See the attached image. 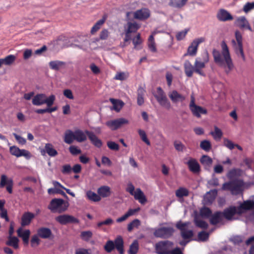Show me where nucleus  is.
I'll return each mask as SVG.
<instances>
[{"mask_svg":"<svg viewBox=\"0 0 254 254\" xmlns=\"http://www.w3.org/2000/svg\"><path fill=\"white\" fill-rule=\"evenodd\" d=\"M188 0H171L170 2V5L176 7L180 8L185 5Z\"/></svg>","mask_w":254,"mask_h":254,"instance_id":"48","label":"nucleus"},{"mask_svg":"<svg viewBox=\"0 0 254 254\" xmlns=\"http://www.w3.org/2000/svg\"><path fill=\"white\" fill-rule=\"evenodd\" d=\"M140 225V221L137 219H134L127 225V230L130 232L134 228H137Z\"/></svg>","mask_w":254,"mask_h":254,"instance_id":"54","label":"nucleus"},{"mask_svg":"<svg viewBox=\"0 0 254 254\" xmlns=\"http://www.w3.org/2000/svg\"><path fill=\"white\" fill-rule=\"evenodd\" d=\"M242 180L237 179L224 183L221 188L222 190H229L233 195H238L242 193Z\"/></svg>","mask_w":254,"mask_h":254,"instance_id":"2","label":"nucleus"},{"mask_svg":"<svg viewBox=\"0 0 254 254\" xmlns=\"http://www.w3.org/2000/svg\"><path fill=\"white\" fill-rule=\"evenodd\" d=\"M175 194L177 197L183 198L189 195V191L186 188L180 187L176 190Z\"/></svg>","mask_w":254,"mask_h":254,"instance_id":"37","label":"nucleus"},{"mask_svg":"<svg viewBox=\"0 0 254 254\" xmlns=\"http://www.w3.org/2000/svg\"><path fill=\"white\" fill-rule=\"evenodd\" d=\"M110 101L113 105V107L111 109L117 112H119L124 105V102L120 100L110 98Z\"/></svg>","mask_w":254,"mask_h":254,"instance_id":"33","label":"nucleus"},{"mask_svg":"<svg viewBox=\"0 0 254 254\" xmlns=\"http://www.w3.org/2000/svg\"><path fill=\"white\" fill-rule=\"evenodd\" d=\"M18 239L15 236H9L8 241L6 242V245L13 247L15 249L18 248Z\"/></svg>","mask_w":254,"mask_h":254,"instance_id":"34","label":"nucleus"},{"mask_svg":"<svg viewBox=\"0 0 254 254\" xmlns=\"http://www.w3.org/2000/svg\"><path fill=\"white\" fill-rule=\"evenodd\" d=\"M190 224V223L189 222L183 223L181 221H180L177 223L176 227L182 232L186 230V227L188 226Z\"/></svg>","mask_w":254,"mask_h":254,"instance_id":"60","label":"nucleus"},{"mask_svg":"<svg viewBox=\"0 0 254 254\" xmlns=\"http://www.w3.org/2000/svg\"><path fill=\"white\" fill-rule=\"evenodd\" d=\"M91 44L90 41H89L87 38L84 37L83 40V44L80 45H74V46L77 47L84 51H87L88 48H89Z\"/></svg>","mask_w":254,"mask_h":254,"instance_id":"47","label":"nucleus"},{"mask_svg":"<svg viewBox=\"0 0 254 254\" xmlns=\"http://www.w3.org/2000/svg\"><path fill=\"white\" fill-rule=\"evenodd\" d=\"M223 219L222 213L220 211H216L211 214L210 218V222L212 225H216L221 222Z\"/></svg>","mask_w":254,"mask_h":254,"instance_id":"24","label":"nucleus"},{"mask_svg":"<svg viewBox=\"0 0 254 254\" xmlns=\"http://www.w3.org/2000/svg\"><path fill=\"white\" fill-rule=\"evenodd\" d=\"M232 43L233 44V46L234 48L236 54L238 56L240 55L243 59L244 60L245 55L243 52L242 43H237L235 40H232Z\"/></svg>","mask_w":254,"mask_h":254,"instance_id":"25","label":"nucleus"},{"mask_svg":"<svg viewBox=\"0 0 254 254\" xmlns=\"http://www.w3.org/2000/svg\"><path fill=\"white\" fill-rule=\"evenodd\" d=\"M127 25V29L126 31L129 33L136 32L139 28V26L136 22H128Z\"/></svg>","mask_w":254,"mask_h":254,"instance_id":"45","label":"nucleus"},{"mask_svg":"<svg viewBox=\"0 0 254 254\" xmlns=\"http://www.w3.org/2000/svg\"><path fill=\"white\" fill-rule=\"evenodd\" d=\"M169 97L174 103L183 102L186 99V97L179 93L177 90H174L169 94Z\"/></svg>","mask_w":254,"mask_h":254,"instance_id":"15","label":"nucleus"},{"mask_svg":"<svg viewBox=\"0 0 254 254\" xmlns=\"http://www.w3.org/2000/svg\"><path fill=\"white\" fill-rule=\"evenodd\" d=\"M75 140L74 132L68 129L64 133V141L68 144H71L73 140Z\"/></svg>","mask_w":254,"mask_h":254,"instance_id":"30","label":"nucleus"},{"mask_svg":"<svg viewBox=\"0 0 254 254\" xmlns=\"http://www.w3.org/2000/svg\"><path fill=\"white\" fill-rule=\"evenodd\" d=\"M204 40L203 37L194 39L188 48L187 55L191 56L196 55L199 44L204 42Z\"/></svg>","mask_w":254,"mask_h":254,"instance_id":"10","label":"nucleus"},{"mask_svg":"<svg viewBox=\"0 0 254 254\" xmlns=\"http://www.w3.org/2000/svg\"><path fill=\"white\" fill-rule=\"evenodd\" d=\"M20 149L16 146L13 145L9 148V152L10 154L16 157H21V154H20Z\"/></svg>","mask_w":254,"mask_h":254,"instance_id":"53","label":"nucleus"},{"mask_svg":"<svg viewBox=\"0 0 254 254\" xmlns=\"http://www.w3.org/2000/svg\"><path fill=\"white\" fill-rule=\"evenodd\" d=\"M194 223L196 227L202 229H207L208 226V224L205 221L200 219L197 215L194 217Z\"/></svg>","mask_w":254,"mask_h":254,"instance_id":"35","label":"nucleus"},{"mask_svg":"<svg viewBox=\"0 0 254 254\" xmlns=\"http://www.w3.org/2000/svg\"><path fill=\"white\" fill-rule=\"evenodd\" d=\"M138 242L136 240H134L129 246V248L128 251V254H136L138 251Z\"/></svg>","mask_w":254,"mask_h":254,"instance_id":"39","label":"nucleus"},{"mask_svg":"<svg viewBox=\"0 0 254 254\" xmlns=\"http://www.w3.org/2000/svg\"><path fill=\"white\" fill-rule=\"evenodd\" d=\"M202 59L200 58H197L194 64V72L202 76H205V74L202 71V69L205 67V64L209 61L208 54L207 52L204 53L202 55Z\"/></svg>","mask_w":254,"mask_h":254,"instance_id":"6","label":"nucleus"},{"mask_svg":"<svg viewBox=\"0 0 254 254\" xmlns=\"http://www.w3.org/2000/svg\"><path fill=\"white\" fill-rule=\"evenodd\" d=\"M189 108L192 115L197 118H200L202 114L205 115L207 113L206 109L195 104V98L193 94L190 95Z\"/></svg>","mask_w":254,"mask_h":254,"instance_id":"7","label":"nucleus"},{"mask_svg":"<svg viewBox=\"0 0 254 254\" xmlns=\"http://www.w3.org/2000/svg\"><path fill=\"white\" fill-rule=\"evenodd\" d=\"M193 231L192 230H184L181 232V236L184 239H190L193 236Z\"/></svg>","mask_w":254,"mask_h":254,"instance_id":"62","label":"nucleus"},{"mask_svg":"<svg viewBox=\"0 0 254 254\" xmlns=\"http://www.w3.org/2000/svg\"><path fill=\"white\" fill-rule=\"evenodd\" d=\"M115 248L114 243L112 240L108 241L104 246V249L108 253L111 252Z\"/></svg>","mask_w":254,"mask_h":254,"instance_id":"55","label":"nucleus"},{"mask_svg":"<svg viewBox=\"0 0 254 254\" xmlns=\"http://www.w3.org/2000/svg\"><path fill=\"white\" fill-rule=\"evenodd\" d=\"M217 18L220 21H226L233 19V16L226 10L221 9L217 13Z\"/></svg>","mask_w":254,"mask_h":254,"instance_id":"16","label":"nucleus"},{"mask_svg":"<svg viewBox=\"0 0 254 254\" xmlns=\"http://www.w3.org/2000/svg\"><path fill=\"white\" fill-rule=\"evenodd\" d=\"M174 243L168 240L159 241L155 244V253L157 254H170Z\"/></svg>","mask_w":254,"mask_h":254,"instance_id":"5","label":"nucleus"},{"mask_svg":"<svg viewBox=\"0 0 254 254\" xmlns=\"http://www.w3.org/2000/svg\"><path fill=\"white\" fill-rule=\"evenodd\" d=\"M200 147L206 152H209L212 147L210 142L208 140H203L200 142Z\"/></svg>","mask_w":254,"mask_h":254,"instance_id":"44","label":"nucleus"},{"mask_svg":"<svg viewBox=\"0 0 254 254\" xmlns=\"http://www.w3.org/2000/svg\"><path fill=\"white\" fill-rule=\"evenodd\" d=\"M209 233L205 231H201L198 234V239L199 241L204 242L208 239Z\"/></svg>","mask_w":254,"mask_h":254,"instance_id":"59","label":"nucleus"},{"mask_svg":"<svg viewBox=\"0 0 254 254\" xmlns=\"http://www.w3.org/2000/svg\"><path fill=\"white\" fill-rule=\"evenodd\" d=\"M75 140L78 142H82L87 139L85 131L84 132L81 129H78L74 131Z\"/></svg>","mask_w":254,"mask_h":254,"instance_id":"28","label":"nucleus"},{"mask_svg":"<svg viewBox=\"0 0 254 254\" xmlns=\"http://www.w3.org/2000/svg\"><path fill=\"white\" fill-rule=\"evenodd\" d=\"M253 9H254V1L252 2H248L243 7V10L246 13H248Z\"/></svg>","mask_w":254,"mask_h":254,"instance_id":"64","label":"nucleus"},{"mask_svg":"<svg viewBox=\"0 0 254 254\" xmlns=\"http://www.w3.org/2000/svg\"><path fill=\"white\" fill-rule=\"evenodd\" d=\"M37 235L42 239H49L52 235V232L48 228L41 227L37 230Z\"/></svg>","mask_w":254,"mask_h":254,"instance_id":"19","label":"nucleus"},{"mask_svg":"<svg viewBox=\"0 0 254 254\" xmlns=\"http://www.w3.org/2000/svg\"><path fill=\"white\" fill-rule=\"evenodd\" d=\"M128 121L124 118L110 120L106 122V125L112 130H116L123 125L127 124Z\"/></svg>","mask_w":254,"mask_h":254,"instance_id":"9","label":"nucleus"},{"mask_svg":"<svg viewBox=\"0 0 254 254\" xmlns=\"http://www.w3.org/2000/svg\"><path fill=\"white\" fill-rule=\"evenodd\" d=\"M149 16V9L145 8L137 10L133 13L134 18L141 20L146 19Z\"/></svg>","mask_w":254,"mask_h":254,"instance_id":"12","label":"nucleus"},{"mask_svg":"<svg viewBox=\"0 0 254 254\" xmlns=\"http://www.w3.org/2000/svg\"><path fill=\"white\" fill-rule=\"evenodd\" d=\"M237 25L241 29H247L251 31H252V28L250 26L248 21L247 20L245 16H241L237 19Z\"/></svg>","mask_w":254,"mask_h":254,"instance_id":"20","label":"nucleus"},{"mask_svg":"<svg viewBox=\"0 0 254 254\" xmlns=\"http://www.w3.org/2000/svg\"><path fill=\"white\" fill-rule=\"evenodd\" d=\"M132 195L135 199L138 200L141 204H144L147 201V199L144 193L140 188H137Z\"/></svg>","mask_w":254,"mask_h":254,"instance_id":"21","label":"nucleus"},{"mask_svg":"<svg viewBox=\"0 0 254 254\" xmlns=\"http://www.w3.org/2000/svg\"><path fill=\"white\" fill-rule=\"evenodd\" d=\"M210 134L216 140H220L223 135V133L221 130L216 126L214 127V131H211Z\"/></svg>","mask_w":254,"mask_h":254,"instance_id":"42","label":"nucleus"},{"mask_svg":"<svg viewBox=\"0 0 254 254\" xmlns=\"http://www.w3.org/2000/svg\"><path fill=\"white\" fill-rule=\"evenodd\" d=\"M138 133L139 136L141 138V140L143 142H144L147 145H150V142L148 139L146 132H145V131L142 129H139L138 130Z\"/></svg>","mask_w":254,"mask_h":254,"instance_id":"51","label":"nucleus"},{"mask_svg":"<svg viewBox=\"0 0 254 254\" xmlns=\"http://www.w3.org/2000/svg\"><path fill=\"white\" fill-rule=\"evenodd\" d=\"M92 236L93 234L91 231H82L80 234L81 238L85 241H88Z\"/></svg>","mask_w":254,"mask_h":254,"instance_id":"50","label":"nucleus"},{"mask_svg":"<svg viewBox=\"0 0 254 254\" xmlns=\"http://www.w3.org/2000/svg\"><path fill=\"white\" fill-rule=\"evenodd\" d=\"M97 193L100 197H107L111 194V189L109 186H103L98 189Z\"/></svg>","mask_w":254,"mask_h":254,"instance_id":"22","label":"nucleus"},{"mask_svg":"<svg viewBox=\"0 0 254 254\" xmlns=\"http://www.w3.org/2000/svg\"><path fill=\"white\" fill-rule=\"evenodd\" d=\"M166 94L163 89L160 87H158L157 88V93L154 95V97L157 100H159V99L162 98L166 96Z\"/></svg>","mask_w":254,"mask_h":254,"instance_id":"61","label":"nucleus"},{"mask_svg":"<svg viewBox=\"0 0 254 254\" xmlns=\"http://www.w3.org/2000/svg\"><path fill=\"white\" fill-rule=\"evenodd\" d=\"M105 19L102 18L98 20L92 27L91 30V33L93 34L97 31L101 27V26L105 22Z\"/></svg>","mask_w":254,"mask_h":254,"instance_id":"49","label":"nucleus"},{"mask_svg":"<svg viewBox=\"0 0 254 254\" xmlns=\"http://www.w3.org/2000/svg\"><path fill=\"white\" fill-rule=\"evenodd\" d=\"M157 101L161 106L167 109H169L171 108V103L166 96Z\"/></svg>","mask_w":254,"mask_h":254,"instance_id":"46","label":"nucleus"},{"mask_svg":"<svg viewBox=\"0 0 254 254\" xmlns=\"http://www.w3.org/2000/svg\"><path fill=\"white\" fill-rule=\"evenodd\" d=\"M55 100V96L54 95H51L47 98L44 94H38L32 99V104L35 106L46 104L47 107H51L54 104Z\"/></svg>","mask_w":254,"mask_h":254,"instance_id":"4","label":"nucleus"},{"mask_svg":"<svg viewBox=\"0 0 254 254\" xmlns=\"http://www.w3.org/2000/svg\"><path fill=\"white\" fill-rule=\"evenodd\" d=\"M199 214L202 217L208 218L211 216L212 211L210 208L206 207H203L200 209Z\"/></svg>","mask_w":254,"mask_h":254,"instance_id":"43","label":"nucleus"},{"mask_svg":"<svg viewBox=\"0 0 254 254\" xmlns=\"http://www.w3.org/2000/svg\"><path fill=\"white\" fill-rule=\"evenodd\" d=\"M34 217V213L29 211L24 212L21 217V225L23 227L29 225Z\"/></svg>","mask_w":254,"mask_h":254,"instance_id":"18","label":"nucleus"},{"mask_svg":"<svg viewBox=\"0 0 254 254\" xmlns=\"http://www.w3.org/2000/svg\"><path fill=\"white\" fill-rule=\"evenodd\" d=\"M65 65V63L60 61H53L49 63V66L52 69L58 70Z\"/></svg>","mask_w":254,"mask_h":254,"instance_id":"36","label":"nucleus"},{"mask_svg":"<svg viewBox=\"0 0 254 254\" xmlns=\"http://www.w3.org/2000/svg\"><path fill=\"white\" fill-rule=\"evenodd\" d=\"M16 57L13 55H9L4 58L0 59V62L2 65H10L15 61Z\"/></svg>","mask_w":254,"mask_h":254,"instance_id":"31","label":"nucleus"},{"mask_svg":"<svg viewBox=\"0 0 254 254\" xmlns=\"http://www.w3.org/2000/svg\"><path fill=\"white\" fill-rule=\"evenodd\" d=\"M56 220L62 225H65L69 223H77L78 220L74 217L67 214L61 215L56 218Z\"/></svg>","mask_w":254,"mask_h":254,"instance_id":"11","label":"nucleus"},{"mask_svg":"<svg viewBox=\"0 0 254 254\" xmlns=\"http://www.w3.org/2000/svg\"><path fill=\"white\" fill-rule=\"evenodd\" d=\"M46 151L50 157H55L58 154L57 151L54 148L51 143H48L46 144Z\"/></svg>","mask_w":254,"mask_h":254,"instance_id":"40","label":"nucleus"},{"mask_svg":"<svg viewBox=\"0 0 254 254\" xmlns=\"http://www.w3.org/2000/svg\"><path fill=\"white\" fill-rule=\"evenodd\" d=\"M222 213L223 216L227 220L232 219L233 216L236 213V208L235 206H230L224 210Z\"/></svg>","mask_w":254,"mask_h":254,"instance_id":"23","label":"nucleus"},{"mask_svg":"<svg viewBox=\"0 0 254 254\" xmlns=\"http://www.w3.org/2000/svg\"><path fill=\"white\" fill-rule=\"evenodd\" d=\"M222 52L216 49H214L212 51V55L214 58V61L215 63L220 65H223L226 64L228 70L226 72L228 73L231 70L234 65L230 56L228 47L224 41L221 43Z\"/></svg>","mask_w":254,"mask_h":254,"instance_id":"1","label":"nucleus"},{"mask_svg":"<svg viewBox=\"0 0 254 254\" xmlns=\"http://www.w3.org/2000/svg\"><path fill=\"white\" fill-rule=\"evenodd\" d=\"M107 145L108 147L113 151H118L120 149L119 145L113 141H108L107 142Z\"/></svg>","mask_w":254,"mask_h":254,"instance_id":"58","label":"nucleus"},{"mask_svg":"<svg viewBox=\"0 0 254 254\" xmlns=\"http://www.w3.org/2000/svg\"><path fill=\"white\" fill-rule=\"evenodd\" d=\"M240 208L244 210H251L254 208V201L247 200L240 205Z\"/></svg>","mask_w":254,"mask_h":254,"instance_id":"41","label":"nucleus"},{"mask_svg":"<svg viewBox=\"0 0 254 254\" xmlns=\"http://www.w3.org/2000/svg\"><path fill=\"white\" fill-rule=\"evenodd\" d=\"M174 229L171 227H162L155 230L153 234L157 238L166 239L173 235Z\"/></svg>","mask_w":254,"mask_h":254,"instance_id":"8","label":"nucleus"},{"mask_svg":"<svg viewBox=\"0 0 254 254\" xmlns=\"http://www.w3.org/2000/svg\"><path fill=\"white\" fill-rule=\"evenodd\" d=\"M115 248L118 250L120 254H124V241L120 236L117 237L114 241Z\"/></svg>","mask_w":254,"mask_h":254,"instance_id":"26","label":"nucleus"},{"mask_svg":"<svg viewBox=\"0 0 254 254\" xmlns=\"http://www.w3.org/2000/svg\"><path fill=\"white\" fill-rule=\"evenodd\" d=\"M143 92L144 90L142 88L138 89L137 91V102L139 106H141L144 102L143 98Z\"/></svg>","mask_w":254,"mask_h":254,"instance_id":"52","label":"nucleus"},{"mask_svg":"<svg viewBox=\"0 0 254 254\" xmlns=\"http://www.w3.org/2000/svg\"><path fill=\"white\" fill-rule=\"evenodd\" d=\"M86 196L89 200L94 202L99 201L101 199L98 193L97 194L96 193L91 190L87 191Z\"/></svg>","mask_w":254,"mask_h":254,"instance_id":"38","label":"nucleus"},{"mask_svg":"<svg viewBox=\"0 0 254 254\" xmlns=\"http://www.w3.org/2000/svg\"><path fill=\"white\" fill-rule=\"evenodd\" d=\"M185 72L186 75L190 77L194 71V66H193L189 61H186L184 63Z\"/></svg>","mask_w":254,"mask_h":254,"instance_id":"29","label":"nucleus"},{"mask_svg":"<svg viewBox=\"0 0 254 254\" xmlns=\"http://www.w3.org/2000/svg\"><path fill=\"white\" fill-rule=\"evenodd\" d=\"M217 192L218 191L216 189H214L207 192L209 195L204 197V199L206 204H211L213 202L217 194Z\"/></svg>","mask_w":254,"mask_h":254,"instance_id":"32","label":"nucleus"},{"mask_svg":"<svg viewBox=\"0 0 254 254\" xmlns=\"http://www.w3.org/2000/svg\"><path fill=\"white\" fill-rule=\"evenodd\" d=\"M38 235H34L31 239V246L32 247L38 246L40 244V240Z\"/></svg>","mask_w":254,"mask_h":254,"instance_id":"63","label":"nucleus"},{"mask_svg":"<svg viewBox=\"0 0 254 254\" xmlns=\"http://www.w3.org/2000/svg\"><path fill=\"white\" fill-rule=\"evenodd\" d=\"M113 222L114 221L111 218H108L104 221L99 222L97 224V227L100 228L103 225L110 226L113 224Z\"/></svg>","mask_w":254,"mask_h":254,"instance_id":"57","label":"nucleus"},{"mask_svg":"<svg viewBox=\"0 0 254 254\" xmlns=\"http://www.w3.org/2000/svg\"><path fill=\"white\" fill-rule=\"evenodd\" d=\"M85 133L88 137L91 142L96 147L100 148L102 145V141L92 132L88 130H85Z\"/></svg>","mask_w":254,"mask_h":254,"instance_id":"14","label":"nucleus"},{"mask_svg":"<svg viewBox=\"0 0 254 254\" xmlns=\"http://www.w3.org/2000/svg\"><path fill=\"white\" fill-rule=\"evenodd\" d=\"M185 163L188 165L189 170L191 172L198 173L200 172V165L195 159L190 158L189 161Z\"/></svg>","mask_w":254,"mask_h":254,"instance_id":"13","label":"nucleus"},{"mask_svg":"<svg viewBox=\"0 0 254 254\" xmlns=\"http://www.w3.org/2000/svg\"><path fill=\"white\" fill-rule=\"evenodd\" d=\"M200 162L205 170H210L213 163V160L210 157L207 155H203L200 158Z\"/></svg>","mask_w":254,"mask_h":254,"instance_id":"17","label":"nucleus"},{"mask_svg":"<svg viewBox=\"0 0 254 254\" xmlns=\"http://www.w3.org/2000/svg\"><path fill=\"white\" fill-rule=\"evenodd\" d=\"M17 234L19 237L22 238V239L29 238L30 232L29 230H26L22 231L21 228L17 230Z\"/></svg>","mask_w":254,"mask_h":254,"instance_id":"56","label":"nucleus"},{"mask_svg":"<svg viewBox=\"0 0 254 254\" xmlns=\"http://www.w3.org/2000/svg\"><path fill=\"white\" fill-rule=\"evenodd\" d=\"M241 174L242 170L241 169L234 168L228 172L226 176L229 180L232 181V179L240 176Z\"/></svg>","mask_w":254,"mask_h":254,"instance_id":"27","label":"nucleus"},{"mask_svg":"<svg viewBox=\"0 0 254 254\" xmlns=\"http://www.w3.org/2000/svg\"><path fill=\"white\" fill-rule=\"evenodd\" d=\"M69 204L62 198H54L51 200L48 208L52 212L61 213L66 211Z\"/></svg>","mask_w":254,"mask_h":254,"instance_id":"3","label":"nucleus"}]
</instances>
